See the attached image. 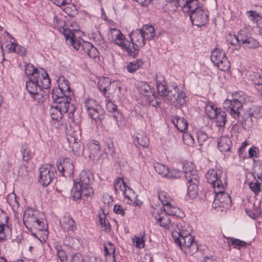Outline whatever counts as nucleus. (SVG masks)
<instances>
[{
  "label": "nucleus",
  "mask_w": 262,
  "mask_h": 262,
  "mask_svg": "<svg viewBox=\"0 0 262 262\" xmlns=\"http://www.w3.org/2000/svg\"><path fill=\"white\" fill-rule=\"evenodd\" d=\"M206 179L212 185L215 193L213 206L225 209L229 208L231 199L229 194L224 192L227 185L226 173L221 170L209 169L206 173Z\"/></svg>",
  "instance_id": "obj_1"
},
{
  "label": "nucleus",
  "mask_w": 262,
  "mask_h": 262,
  "mask_svg": "<svg viewBox=\"0 0 262 262\" xmlns=\"http://www.w3.org/2000/svg\"><path fill=\"white\" fill-rule=\"evenodd\" d=\"M155 80L158 94L164 101L177 108L180 107L186 103V94L177 84L167 85L164 77L160 73L156 74Z\"/></svg>",
  "instance_id": "obj_2"
},
{
  "label": "nucleus",
  "mask_w": 262,
  "mask_h": 262,
  "mask_svg": "<svg viewBox=\"0 0 262 262\" xmlns=\"http://www.w3.org/2000/svg\"><path fill=\"white\" fill-rule=\"evenodd\" d=\"M94 179L91 171L89 169L82 170L79 175V181L75 182L71 190V198L79 202L81 199L85 200L92 198L94 190L91 186Z\"/></svg>",
  "instance_id": "obj_3"
},
{
  "label": "nucleus",
  "mask_w": 262,
  "mask_h": 262,
  "mask_svg": "<svg viewBox=\"0 0 262 262\" xmlns=\"http://www.w3.org/2000/svg\"><path fill=\"white\" fill-rule=\"evenodd\" d=\"M51 81L48 75L37 77L30 78L26 82V88L31 97L37 103L45 100L46 92L43 89L50 87Z\"/></svg>",
  "instance_id": "obj_4"
},
{
  "label": "nucleus",
  "mask_w": 262,
  "mask_h": 262,
  "mask_svg": "<svg viewBox=\"0 0 262 262\" xmlns=\"http://www.w3.org/2000/svg\"><path fill=\"white\" fill-rule=\"evenodd\" d=\"M232 99H227L223 102V108L235 120H239L243 104L248 105L252 99L245 92L238 91L232 94Z\"/></svg>",
  "instance_id": "obj_5"
},
{
  "label": "nucleus",
  "mask_w": 262,
  "mask_h": 262,
  "mask_svg": "<svg viewBox=\"0 0 262 262\" xmlns=\"http://www.w3.org/2000/svg\"><path fill=\"white\" fill-rule=\"evenodd\" d=\"M43 214L32 208H28L24 213L23 222L29 230L33 228L39 231L47 229L46 225L42 221Z\"/></svg>",
  "instance_id": "obj_6"
},
{
  "label": "nucleus",
  "mask_w": 262,
  "mask_h": 262,
  "mask_svg": "<svg viewBox=\"0 0 262 262\" xmlns=\"http://www.w3.org/2000/svg\"><path fill=\"white\" fill-rule=\"evenodd\" d=\"M185 177L188 182L189 185L187 187V194L192 199H194L198 194L199 189L198 184H199V177L195 170L193 169L192 166L186 167L184 166Z\"/></svg>",
  "instance_id": "obj_7"
},
{
  "label": "nucleus",
  "mask_w": 262,
  "mask_h": 262,
  "mask_svg": "<svg viewBox=\"0 0 262 262\" xmlns=\"http://www.w3.org/2000/svg\"><path fill=\"white\" fill-rule=\"evenodd\" d=\"M84 107L89 117L96 124L104 118V112L99 103L94 99H88L84 101Z\"/></svg>",
  "instance_id": "obj_8"
},
{
  "label": "nucleus",
  "mask_w": 262,
  "mask_h": 262,
  "mask_svg": "<svg viewBox=\"0 0 262 262\" xmlns=\"http://www.w3.org/2000/svg\"><path fill=\"white\" fill-rule=\"evenodd\" d=\"M211 60L220 70L228 71L230 68V63L222 49H214L211 52Z\"/></svg>",
  "instance_id": "obj_9"
},
{
  "label": "nucleus",
  "mask_w": 262,
  "mask_h": 262,
  "mask_svg": "<svg viewBox=\"0 0 262 262\" xmlns=\"http://www.w3.org/2000/svg\"><path fill=\"white\" fill-rule=\"evenodd\" d=\"M56 168L51 164L43 165L39 168V182L44 186H47L56 178Z\"/></svg>",
  "instance_id": "obj_10"
},
{
  "label": "nucleus",
  "mask_w": 262,
  "mask_h": 262,
  "mask_svg": "<svg viewBox=\"0 0 262 262\" xmlns=\"http://www.w3.org/2000/svg\"><path fill=\"white\" fill-rule=\"evenodd\" d=\"M133 32L130 33L131 41L129 42V49L127 50L128 55L135 58L139 54V51L140 48L143 47L145 44V36L139 32L134 36L132 34Z\"/></svg>",
  "instance_id": "obj_11"
},
{
  "label": "nucleus",
  "mask_w": 262,
  "mask_h": 262,
  "mask_svg": "<svg viewBox=\"0 0 262 262\" xmlns=\"http://www.w3.org/2000/svg\"><path fill=\"white\" fill-rule=\"evenodd\" d=\"M98 86L102 95L107 98H110L117 88L114 84L112 83L110 78L107 77L99 78L98 81Z\"/></svg>",
  "instance_id": "obj_12"
},
{
  "label": "nucleus",
  "mask_w": 262,
  "mask_h": 262,
  "mask_svg": "<svg viewBox=\"0 0 262 262\" xmlns=\"http://www.w3.org/2000/svg\"><path fill=\"white\" fill-rule=\"evenodd\" d=\"M71 96L64 97L62 100H60L55 102V106L60 110L61 113H69V117L72 119L74 113L75 111V106L72 103Z\"/></svg>",
  "instance_id": "obj_13"
},
{
  "label": "nucleus",
  "mask_w": 262,
  "mask_h": 262,
  "mask_svg": "<svg viewBox=\"0 0 262 262\" xmlns=\"http://www.w3.org/2000/svg\"><path fill=\"white\" fill-rule=\"evenodd\" d=\"M189 16L192 24L198 27L205 25L208 18V16L201 7L190 13Z\"/></svg>",
  "instance_id": "obj_14"
},
{
  "label": "nucleus",
  "mask_w": 262,
  "mask_h": 262,
  "mask_svg": "<svg viewBox=\"0 0 262 262\" xmlns=\"http://www.w3.org/2000/svg\"><path fill=\"white\" fill-rule=\"evenodd\" d=\"M110 33L112 35V39L114 40L115 43L127 53L129 41H125V37L121 31L117 29H112Z\"/></svg>",
  "instance_id": "obj_15"
},
{
  "label": "nucleus",
  "mask_w": 262,
  "mask_h": 262,
  "mask_svg": "<svg viewBox=\"0 0 262 262\" xmlns=\"http://www.w3.org/2000/svg\"><path fill=\"white\" fill-rule=\"evenodd\" d=\"M59 171L64 177H71L74 173V167L71 159L66 158L62 162H59L57 164Z\"/></svg>",
  "instance_id": "obj_16"
},
{
  "label": "nucleus",
  "mask_w": 262,
  "mask_h": 262,
  "mask_svg": "<svg viewBox=\"0 0 262 262\" xmlns=\"http://www.w3.org/2000/svg\"><path fill=\"white\" fill-rule=\"evenodd\" d=\"M181 246H179L181 249L182 248H188L190 253H195L198 250V246L194 242V238L190 233H186L181 236Z\"/></svg>",
  "instance_id": "obj_17"
},
{
  "label": "nucleus",
  "mask_w": 262,
  "mask_h": 262,
  "mask_svg": "<svg viewBox=\"0 0 262 262\" xmlns=\"http://www.w3.org/2000/svg\"><path fill=\"white\" fill-rule=\"evenodd\" d=\"M60 31L62 32L64 36L67 40L69 41V43L71 45L74 49L79 50L82 47L81 41L78 39H75L74 33L71 30L61 28Z\"/></svg>",
  "instance_id": "obj_18"
},
{
  "label": "nucleus",
  "mask_w": 262,
  "mask_h": 262,
  "mask_svg": "<svg viewBox=\"0 0 262 262\" xmlns=\"http://www.w3.org/2000/svg\"><path fill=\"white\" fill-rule=\"evenodd\" d=\"M260 172L256 173L254 179L250 183L249 187L255 195H257L262 189V165L259 167Z\"/></svg>",
  "instance_id": "obj_19"
},
{
  "label": "nucleus",
  "mask_w": 262,
  "mask_h": 262,
  "mask_svg": "<svg viewBox=\"0 0 262 262\" xmlns=\"http://www.w3.org/2000/svg\"><path fill=\"white\" fill-rule=\"evenodd\" d=\"M25 74L28 76V78H33L37 76V77L48 75L47 72L43 69H37L31 63H27L26 65Z\"/></svg>",
  "instance_id": "obj_20"
},
{
  "label": "nucleus",
  "mask_w": 262,
  "mask_h": 262,
  "mask_svg": "<svg viewBox=\"0 0 262 262\" xmlns=\"http://www.w3.org/2000/svg\"><path fill=\"white\" fill-rule=\"evenodd\" d=\"M90 158L97 162L101 157L100 146L98 141L94 140L89 144Z\"/></svg>",
  "instance_id": "obj_21"
},
{
  "label": "nucleus",
  "mask_w": 262,
  "mask_h": 262,
  "mask_svg": "<svg viewBox=\"0 0 262 262\" xmlns=\"http://www.w3.org/2000/svg\"><path fill=\"white\" fill-rule=\"evenodd\" d=\"M60 224L63 228L69 233L76 229V225L74 220L68 214L64 215L60 221Z\"/></svg>",
  "instance_id": "obj_22"
},
{
  "label": "nucleus",
  "mask_w": 262,
  "mask_h": 262,
  "mask_svg": "<svg viewBox=\"0 0 262 262\" xmlns=\"http://www.w3.org/2000/svg\"><path fill=\"white\" fill-rule=\"evenodd\" d=\"M183 5L181 6L182 10L184 13H189V15L200 7L198 0H183Z\"/></svg>",
  "instance_id": "obj_23"
},
{
  "label": "nucleus",
  "mask_w": 262,
  "mask_h": 262,
  "mask_svg": "<svg viewBox=\"0 0 262 262\" xmlns=\"http://www.w3.org/2000/svg\"><path fill=\"white\" fill-rule=\"evenodd\" d=\"M138 32L142 35L143 36H145V39H147L148 40L152 39L156 34L154 28L148 25H144L141 29L133 32L132 34L134 36Z\"/></svg>",
  "instance_id": "obj_24"
},
{
  "label": "nucleus",
  "mask_w": 262,
  "mask_h": 262,
  "mask_svg": "<svg viewBox=\"0 0 262 262\" xmlns=\"http://www.w3.org/2000/svg\"><path fill=\"white\" fill-rule=\"evenodd\" d=\"M171 122L177 129L181 132H184L187 129L188 122L183 117L178 116H172Z\"/></svg>",
  "instance_id": "obj_25"
},
{
  "label": "nucleus",
  "mask_w": 262,
  "mask_h": 262,
  "mask_svg": "<svg viewBox=\"0 0 262 262\" xmlns=\"http://www.w3.org/2000/svg\"><path fill=\"white\" fill-rule=\"evenodd\" d=\"M209 116L211 118L215 119L216 121L217 125L220 127L225 126L227 122L226 113L221 109L219 111H216L213 115L209 114Z\"/></svg>",
  "instance_id": "obj_26"
},
{
  "label": "nucleus",
  "mask_w": 262,
  "mask_h": 262,
  "mask_svg": "<svg viewBox=\"0 0 262 262\" xmlns=\"http://www.w3.org/2000/svg\"><path fill=\"white\" fill-rule=\"evenodd\" d=\"M232 144L231 139L226 136H222L218 139L217 147L221 152L229 151Z\"/></svg>",
  "instance_id": "obj_27"
},
{
  "label": "nucleus",
  "mask_w": 262,
  "mask_h": 262,
  "mask_svg": "<svg viewBox=\"0 0 262 262\" xmlns=\"http://www.w3.org/2000/svg\"><path fill=\"white\" fill-rule=\"evenodd\" d=\"M248 116L250 118L249 125H252V118L258 119L262 118V107L260 106H252L248 110Z\"/></svg>",
  "instance_id": "obj_28"
},
{
  "label": "nucleus",
  "mask_w": 262,
  "mask_h": 262,
  "mask_svg": "<svg viewBox=\"0 0 262 262\" xmlns=\"http://www.w3.org/2000/svg\"><path fill=\"white\" fill-rule=\"evenodd\" d=\"M163 211H164L165 214L168 216L169 215H173L179 217H182L183 215V213L179 208L172 205L171 204L168 206H166L165 208H163Z\"/></svg>",
  "instance_id": "obj_29"
},
{
  "label": "nucleus",
  "mask_w": 262,
  "mask_h": 262,
  "mask_svg": "<svg viewBox=\"0 0 262 262\" xmlns=\"http://www.w3.org/2000/svg\"><path fill=\"white\" fill-rule=\"evenodd\" d=\"M67 96H71V94L67 93L58 88H55L52 91V98L54 102L62 100L64 97Z\"/></svg>",
  "instance_id": "obj_30"
},
{
  "label": "nucleus",
  "mask_w": 262,
  "mask_h": 262,
  "mask_svg": "<svg viewBox=\"0 0 262 262\" xmlns=\"http://www.w3.org/2000/svg\"><path fill=\"white\" fill-rule=\"evenodd\" d=\"M58 88L67 93L72 94L69 81L64 76H60L57 80Z\"/></svg>",
  "instance_id": "obj_31"
},
{
  "label": "nucleus",
  "mask_w": 262,
  "mask_h": 262,
  "mask_svg": "<svg viewBox=\"0 0 262 262\" xmlns=\"http://www.w3.org/2000/svg\"><path fill=\"white\" fill-rule=\"evenodd\" d=\"M61 8L69 16L73 17L77 13L76 7L73 4L67 2Z\"/></svg>",
  "instance_id": "obj_32"
},
{
  "label": "nucleus",
  "mask_w": 262,
  "mask_h": 262,
  "mask_svg": "<svg viewBox=\"0 0 262 262\" xmlns=\"http://www.w3.org/2000/svg\"><path fill=\"white\" fill-rule=\"evenodd\" d=\"M139 90L140 93L144 95L145 98L151 95L153 93L151 91L150 85L145 81H141L139 84Z\"/></svg>",
  "instance_id": "obj_33"
},
{
  "label": "nucleus",
  "mask_w": 262,
  "mask_h": 262,
  "mask_svg": "<svg viewBox=\"0 0 262 262\" xmlns=\"http://www.w3.org/2000/svg\"><path fill=\"white\" fill-rule=\"evenodd\" d=\"M134 142L136 145L138 144L144 148L147 147L149 143L148 137L143 134H138Z\"/></svg>",
  "instance_id": "obj_34"
},
{
  "label": "nucleus",
  "mask_w": 262,
  "mask_h": 262,
  "mask_svg": "<svg viewBox=\"0 0 262 262\" xmlns=\"http://www.w3.org/2000/svg\"><path fill=\"white\" fill-rule=\"evenodd\" d=\"M183 0H170L167 2L166 7L170 12H174L178 7L183 5Z\"/></svg>",
  "instance_id": "obj_35"
},
{
  "label": "nucleus",
  "mask_w": 262,
  "mask_h": 262,
  "mask_svg": "<svg viewBox=\"0 0 262 262\" xmlns=\"http://www.w3.org/2000/svg\"><path fill=\"white\" fill-rule=\"evenodd\" d=\"M143 64V60L140 59H138L134 61L129 62L127 66L126 69L128 72L134 73L138 69L141 68Z\"/></svg>",
  "instance_id": "obj_36"
},
{
  "label": "nucleus",
  "mask_w": 262,
  "mask_h": 262,
  "mask_svg": "<svg viewBox=\"0 0 262 262\" xmlns=\"http://www.w3.org/2000/svg\"><path fill=\"white\" fill-rule=\"evenodd\" d=\"M104 255L108 256L113 255V261H115V256L114 253L115 252V246L114 244L111 242L105 243L103 244Z\"/></svg>",
  "instance_id": "obj_37"
},
{
  "label": "nucleus",
  "mask_w": 262,
  "mask_h": 262,
  "mask_svg": "<svg viewBox=\"0 0 262 262\" xmlns=\"http://www.w3.org/2000/svg\"><path fill=\"white\" fill-rule=\"evenodd\" d=\"M154 167L156 171L162 177H166L169 173V168L163 164L156 163H154Z\"/></svg>",
  "instance_id": "obj_38"
},
{
  "label": "nucleus",
  "mask_w": 262,
  "mask_h": 262,
  "mask_svg": "<svg viewBox=\"0 0 262 262\" xmlns=\"http://www.w3.org/2000/svg\"><path fill=\"white\" fill-rule=\"evenodd\" d=\"M250 36L251 33L246 28L241 29L237 35V40L238 39L239 41V46H242L244 45Z\"/></svg>",
  "instance_id": "obj_39"
},
{
  "label": "nucleus",
  "mask_w": 262,
  "mask_h": 262,
  "mask_svg": "<svg viewBox=\"0 0 262 262\" xmlns=\"http://www.w3.org/2000/svg\"><path fill=\"white\" fill-rule=\"evenodd\" d=\"M158 223L159 224L160 226L166 229H169L172 230L173 228H174L173 225L171 223L169 217L166 214H164V215L162 216Z\"/></svg>",
  "instance_id": "obj_40"
},
{
  "label": "nucleus",
  "mask_w": 262,
  "mask_h": 262,
  "mask_svg": "<svg viewBox=\"0 0 262 262\" xmlns=\"http://www.w3.org/2000/svg\"><path fill=\"white\" fill-rule=\"evenodd\" d=\"M227 239L228 245L230 246L232 245L234 248L240 249L241 247H245L246 245L244 241L232 237H228Z\"/></svg>",
  "instance_id": "obj_41"
},
{
  "label": "nucleus",
  "mask_w": 262,
  "mask_h": 262,
  "mask_svg": "<svg viewBox=\"0 0 262 262\" xmlns=\"http://www.w3.org/2000/svg\"><path fill=\"white\" fill-rule=\"evenodd\" d=\"M114 189L116 193H119L120 191H122V193L124 192V189H125L127 185L125 183L123 180L122 178L116 179L114 183Z\"/></svg>",
  "instance_id": "obj_42"
},
{
  "label": "nucleus",
  "mask_w": 262,
  "mask_h": 262,
  "mask_svg": "<svg viewBox=\"0 0 262 262\" xmlns=\"http://www.w3.org/2000/svg\"><path fill=\"white\" fill-rule=\"evenodd\" d=\"M242 46L244 48L256 49L260 46V43L256 39L250 36L248 39L246 40L245 43H244Z\"/></svg>",
  "instance_id": "obj_43"
},
{
  "label": "nucleus",
  "mask_w": 262,
  "mask_h": 262,
  "mask_svg": "<svg viewBox=\"0 0 262 262\" xmlns=\"http://www.w3.org/2000/svg\"><path fill=\"white\" fill-rule=\"evenodd\" d=\"M158 198L163 205V208H164L166 206L170 204V201L171 198L165 191H161L159 192L158 193Z\"/></svg>",
  "instance_id": "obj_44"
},
{
  "label": "nucleus",
  "mask_w": 262,
  "mask_h": 262,
  "mask_svg": "<svg viewBox=\"0 0 262 262\" xmlns=\"http://www.w3.org/2000/svg\"><path fill=\"white\" fill-rule=\"evenodd\" d=\"M105 102L106 110L110 113H112V115H115L117 114V113L119 112L118 110L117 106L113 103V102L111 101L109 98H106Z\"/></svg>",
  "instance_id": "obj_45"
},
{
  "label": "nucleus",
  "mask_w": 262,
  "mask_h": 262,
  "mask_svg": "<svg viewBox=\"0 0 262 262\" xmlns=\"http://www.w3.org/2000/svg\"><path fill=\"white\" fill-rule=\"evenodd\" d=\"M140 236L138 237H135L133 239L134 243H135V246L138 248H142L145 246V239L144 238L145 233V232H142L140 233Z\"/></svg>",
  "instance_id": "obj_46"
},
{
  "label": "nucleus",
  "mask_w": 262,
  "mask_h": 262,
  "mask_svg": "<svg viewBox=\"0 0 262 262\" xmlns=\"http://www.w3.org/2000/svg\"><path fill=\"white\" fill-rule=\"evenodd\" d=\"M249 79L255 85H262V76L258 73L252 72L249 74Z\"/></svg>",
  "instance_id": "obj_47"
},
{
  "label": "nucleus",
  "mask_w": 262,
  "mask_h": 262,
  "mask_svg": "<svg viewBox=\"0 0 262 262\" xmlns=\"http://www.w3.org/2000/svg\"><path fill=\"white\" fill-rule=\"evenodd\" d=\"M50 113L52 120L57 121H59L61 119L62 115L63 114V113H61L55 106L51 108L50 111Z\"/></svg>",
  "instance_id": "obj_48"
},
{
  "label": "nucleus",
  "mask_w": 262,
  "mask_h": 262,
  "mask_svg": "<svg viewBox=\"0 0 262 262\" xmlns=\"http://www.w3.org/2000/svg\"><path fill=\"white\" fill-rule=\"evenodd\" d=\"M113 117L116 121L118 127L120 129H123L125 126V121L123 115L118 112L115 115H113Z\"/></svg>",
  "instance_id": "obj_49"
},
{
  "label": "nucleus",
  "mask_w": 262,
  "mask_h": 262,
  "mask_svg": "<svg viewBox=\"0 0 262 262\" xmlns=\"http://www.w3.org/2000/svg\"><path fill=\"white\" fill-rule=\"evenodd\" d=\"M10 232V229L5 224L0 225V241L6 239V236Z\"/></svg>",
  "instance_id": "obj_50"
},
{
  "label": "nucleus",
  "mask_w": 262,
  "mask_h": 262,
  "mask_svg": "<svg viewBox=\"0 0 262 262\" xmlns=\"http://www.w3.org/2000/svg\"><path fill=\"white\" fill-rule=\"evenodd\" d=\"M21 152L22 154L23 160L25 162L29 161L32 157V153L28 148L27 145H25L22 147Z\"/></svg>",
  "instance_id": "obj_51"
},
{
  "label": "nucleus",
  "mask_w": 262,
  "mask_h": 262,
  "mask_svg": "<svg viewBox=\"0 0 262 262\" xmlns=\"http://www.w3.org/2000/svg\"><path fill=\"white\" fill-rule=\"evenodd\" d=\"M158 100L159 98L155 96L154 93L149 95V96L146 98V102L149 105L154 107H156L159 105L160 102Z\"/></svg>",
  "instance_id": "obj_52"
},
{
  "label": "nucleus",
  "mask_w": 262,
  "mask_h": 262,
  "mask_svg": "<svg viewBox=\"0 0 262 262\" xmlns=\"http://www.w3.org/2000/svg\"><path fill=\"white\" fill-rule=\"evenodd\" d=\"M151 213L153 217L157 221V223L165 214L164 212H163V209L161 208H153Z\"/></svg>",
  "instance_id": "obj_53"
},
{
  "label": "nucleus",
  "mask_w": 262,
  "mask_h": 262,
  "mask_svg": "<svg viewBox=\"0 0 262 262\" xmlns=\"http://www.w3.org/2000/svg\"><path fill=\"white\" fill-rule=\"evenodd\" d=\"M57 255L61 262H67V256L66 252L63 251L61 246H57Z\"/></svg>",
  "instance_id": "obj_54"
},
{
  "label": "nucleus",
  "mask_w": 262,
  "mask_h": 262,
  "mask_svg": "<svg viewBox=\"0 0 262 262\" xmlns=\"http://www.w3.org/2000/svg\"><path fill=\"white\" fill-rule=\"evenodd\" d=\"M183 140L186 145L189 146H192L194 143V139L192 136L187 133H185L183 136Z\"/></svg>",
  "instance_id": "obj_55"
},
{
  "label": "nucleus",
  "mask_w": 262,
  "mask_h": 262,
  "mask_svg": "<svg viewBox=\"0 0 262 262\" xmlns=\"http://www.w3.org/2000/svg\"><path fill=\"white\" fill-rule=\"evenodd\" d=\"M259 154V149L256 146H252L248 150V157L249 158L254 159L258 158Z\"/></svg>",
  "instance_id": "obj_56"
},
{
  "label": "nucleus",
  "mask_w": 262,
  "mask_h": 262,
  "mask_svg": "<svg viewBox=\"0 0 262 262\" xmlns=\"http://www.w3.org/2000/svg\"><path fill=\"white\" fill-rule=\"evenodd\" d=\"M183 235V233H182L181 232H177L172 231L171 232V236L172 237L175 243L177 244L179 246H181V236Z\"/></svg>",
  "instance_id": "obj_57"
},
{
  "label": "nucleus",
  "mask_w": 262,
  "mask_h": 262,
  "mask_svg": "<svg viewBox=\"0 0 262 262\" xmlns=\"http://www.w3.org/2000/svg\"><path fill=\"white\" fill-rule=\"evenodd\" d=\"M123 194L125 198L127 199L131 202L133 201V198L135 195L134 190L127 186L126 188L124 189Z\"/></svg>",
  "instance_id": "obj_58"
},
{
  "label": "nucleus",
  "mask_w": 262,
  "mask_h": 262,
  "mask_svg": "<svg viewBox=\"0 0 262 262\" xmlns=\"http://www.w3.org/2000/svg\"><path fill=\"white\" fill-rule=\"evenodd\" d=\"M182 174V172L178 169L169 170V173L166 176L169 179H176L180 178Z\"/></svg>",
  "instance_id": "obj_59"
},
{
  "label": "nucleus",
  "mask_w": 262,
  "mask_h": 262,
  "mask_svg": "<svg viewBox=\"0 0 262 262\" xmlns=\"http://www.w3.org/2000/svg\"><path fill=\"white\" fill-rule=\"evenodd\" d=\"M8 200L9 201L10 204L12 205L13 207H17L18 206L19 203L17 200L16 195H15V193H12L9 194Z\"/></svg>",
  "instance_id": "obj_60"
},
{
  "label": "nucleus",
  "mask_w": 262,
  "mask_h": 262,
  "mask_svg": "<svg viewBox=\"0 0 262 262\" xmlns=\"http://www.w3.org/2000/svg\"><path fill=\"white\" fill-rule=\"evenodd\" d=\"M198 140L200 145L203 144L208 139L207 135L203 132H199L197 133Z\"/></svg>",
  "instance_id": "obj_61"
},
{
  "label": "nucleus",
  "mask_w": 262,
  "mask_h": 262,
  "mask_svg": "<svg viewBox=\"0 0 262 262\" xmlns=\"http://www.w3.org/2000/svg\"><path fill=\"white\" fill-rule=\"evenodd\" d=\"M248 143L247 141H244L241 145V147L238 149V155L240 158H245L246 157V152L245 151V148L248 145Z\"/></svg>",
  "instance_id": "obj_62"
},
{
  "label": "nucleus",
  "mask_w": 262,
  "mask_h": 262,
  "mask_svg": "<svg viewBox=\"0 0 262 262\" xmlns=\"http://www.w3.org/2000/svg\"><path fill=\"white\" fill-rule=\"evenodd\" d=\"M248 18L254 23H257L259 15L253 11H249L247 12Z\"/></svg>",
  "instance_id": "obj_63"
},
{
  "label": "nucleus",
  "mask_w": 262,
  "mask_h": 262,
  "mask_svg": "<svg viewBox=\"0 0 262 262\" xmlns=\"http://www.w3.org/2000/svg\"><path fill=\"white\" fill-rule=\"evenodd\" d=\"M83 258L79 253H73L71 255L70 262H83Z\"/></svg>",
  "instance_id": "obj_64"
}]
</instances>
